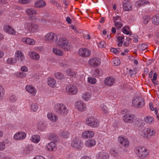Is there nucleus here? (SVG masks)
<instances>
[{
    "mask_svg": "<svg viewBox=\"0 0 159 159\" xmlns=\"http://www.w3.org/2000/svg\"><path fill=\"white\" fill-rule=\"evenodd\" d=\"M82 145L81 141L77 138L73 139L71 143V146L75 149H81L82 147Z\"/></svg>",
    "mask_w": 159,
    "mask_h": 159,
    "instance_id": "f8f14e48",
    "label": "nucleus"
},
{
    "mask_svg": "<svg viewBox=\"0 0 159 159\" xmlns=\"http://www.w3.org/2000/svg\"><path fill=\"white\" fill-rule=\"evenodd\" d=\"M16 100V98L15 95H12L10 97V100L12 102H14Z\"/></svg>",
    "mask_w": 159,
    "mask_h": 159,
    "instance_id": "bf43d9fd",
    "label": "nucleus"
},
{
    "mask_svg": "<svg viewBox=\"0 0 159 159\" xmlns=\"http://www.w3.org/2000/svg\"><path fill=\"white\" fill-rule=\"evenodd\" d=\"M30 18H31V20L34 22H36L38 21L37 16H34L33 17H30Z\"/></svg>",
    "mask_w": 159,
    "mask_h": 159,
    "instance_id": "69168bd1",
    "label": "nucleus"
},
{
    "mask_svg": "<svg viewBox=\"0 0 159 159\" xmlns=\"http://www.w3.org/2000/svg\"><path fill=\"white\" fill-rule=\"evenodd\" d=\"M14 75L15 77L20 79L24 78L27 75L25 73L22 72H17L15 73Z\"/></svg>",
    "mask_w": 159,
    "mask_h": 159,
    "instance_id": "f704fd0d",
    "label": "nucleus"
},
{
    "mask_svg": "<svg viewBox=\"0 0 159 159\" xmlns=\"http://www.w3.org/2000/svg\"><path fill=\"white\" fill-rule=\"evenodd\" d=\"M60 135L62 137L67 138L69 137V133L67 131H63L60 134Z\"/></svg>",
    "mask_w": 159,
    "mask_h": 159,
    "instance_id": "603ef678",
    "label": "nucleus"
},
{
    "mask_svg": "<svg viewBox=\"0 0 159 159\" xmlns=\"http://www.w3.org/2000/svg\"><path fill=\"white\" fill-rule=\"evenodd\" d=\"M6 62L7 64L10 65H13L15 63L16 61L13 58L9 57L7 58L6 61Z\"/></svg>",
    "mask_w": 159,
    "mask_h": 159,
    "instance_id": "a18cd8bd",
    "label": "nucleus"
},
{
    "mask_svg": "<svg viewBox=\"0 0 159 159\" xmlns=\"http://www.w3.org/2000/svg\"><path fill=\"white\" fill-rule=\"evenodd\" d=\"M43 125V123L42 121H40L38 122L37 124V126L39 129H41V127Z\"/></svg>",
    "mask_w": 159,
    "mask_h": 159,
    "instance_id": "e2e57ef3",
    "label": "nucleus"
},
{
    "mask_svg": "<svg viewBox=\"0 0 159 159\" xmlns=\"http://www.w3.org/2000/svg\"><path fill=\"white\" fill-rule=\"evenodd\" d=\"M22 41L29 45H33L35 43V41L29 38H23L21 39Z\"/></svg>",
    "mask_w": 159,
    "mask_h": 159,
    "instance_id": "bb28decb",
    "label": "nucleus"
},
{
    "mask_svg": "<svg viewBox=\"0 0 159 159\" xmlns=\"http://www.w3.org/2000/svg\"><path fill=\"white\" fill-rule=\"evenodd\" d=\"M97 159H109L110 156L106 152L101 151L98 152L96 155Z\"/></svg>",
    "mask_w": 159,
    "mask_h": 159,
    "instance_id": "f3484780",
    "label": "nucleus"
},
{
    "mask_svg": "<svg viewBox=\"0 0 159 159\" xmlns=\"http://www.w3.org/2000/svg\"><path fill=\"white\" fill-rule=\"evenodd\" d=\"M135 149L136 154L141 159H144L148 155V151L144 147L137 146Z\"/></svg>",
    "mask_w": 159,
    "mask_h": 159,
    "instance_id": "20e7f679",
    "label": "nucleus"
},
{
    "mask_svg": "<svg viewBox=\"0 0 159 159\" xmlns=\"http://www.w3.org/2000/svg\"><path fill=\"white\" fill-rule=\"evenodd\" d=\"M150 2L147 0H139L135 3V5L137 7L150 5Z\"/></svg>",
    "mask_w": 159,
    "mask_h": 159,
    "instance_id": "c756f323",
    "label": "nucleus"
},
{
    "mask_svg": "<svg viewBox=\"0 0 159 159\" xmlns=\"http://www.w3.org/2000/svg\"><path fill=\"white\" fill-rule=\"evenodd\" d=\"M115 83V79L112 77L106 78L104 80V84L106 86H111Z\"/></svg>",
    "mask_w": 159,
    "mask_h": 159,
    "instance_id": "aec40b11",
    "label": "nucleus"
},
{
    "mask_svg": "<svg viewBox=\"0 0 159 159\" xmlns=\"http://www.w3.org/2000/svg\"><path fill=\"white\" fill-rule=\"evenodd\" d=\"M157 75L156 73H154L153 74V78L152 80V81L154 84L155 83V81L157 79Z\"/></svg>",
    "mask_w": 159,
    "mask_h": 159,
    "instance_id": "0e129e2a",
    "label": "nucleus"
},
{
    "mask_svg": "<svg viewBox=\"0 0 159 159\" xmlns=\"http://www.w3.org/2000/svg\"><path fill=\"white\" fill-rule=\"evenodd\" d=\"M152 23L155 25H159V14H157L154 15L151 19Z\"/></svg>",
    "mask_w": 159,
    "mask_h": 159,
    "instance_id": "72a5a7b5",
    "label": "nucleus"
},
{
    "mask_svg": "<svg viewBox=\"0 0 159 159\" xmlns=\"http://www.w3.org/2000/svg\"><path fill=\"white\" fill-rule=\"evenodd\" d=\"M46 5L45 2L43 0L37 1L35 3V6L37 7H40Z\"/></svg>",
    "mask_w": 159,
    "mask_h": 159,
    "instance_id": "58836bf2",
    "label": "nucleus"
},
{
    "mask_svg": "<svg viewBox=\"0 0 159 159\" xmlns=\"http://www.w3.org/2000/svg\"><path fill=\"white\" fill-rule=\"evenodd\" d=\"M96 142L95 139H88L84 143L85 146L87 147L91 148L96 145Z\"/></svg>",
    "mask_w": 159,
    "mask_h": 159,
    "instance_id": "cd10ccee",
    "label": "nucleus"
},
{
    "mask_svg": "<svg viewBox=\"0 0 159 159\" xmlns=\"http://www.w3.org/2000/svg\"><path fill=\"white\" fill-rule=\"evenodd\" d=\"M26 91L33 95H35L36 93L35 88L31 85H27L25 88Z\"/></svg>",
    "mask_w": 159,
    "mask_h": 159,
    "instance_id": "5701e85b",
    "label": "nucleus"
},
{
    "mask_svg": "<svg viewBox=\"0 0 159 159\" xmlns=\"http://www.w3.org/2000/svg\"><path fill=\"white\" fill-rule=\"evenodd\" d=\"M22 72H26L28 71V69L27 67L25 66H23L21 67L20 68Z\"/></svg>",
    "mask_w": 159,
    "mask_h": 159,
    "instance_id": "680f3d73",
    "label": "nucleus"
},
{
    "mask_svg": "<svg viewBox=\"0 0 159 159\" xmlns=\"http://www.w3.org/2000/svg\"><path fill=\"white\" fill-rule=\"evenodd\" d=\"M28 55L30 58L35 60H38L40 59L38 53L34 51H30L28 52Z\"/></svg>",
    "mask_w": 159,
    "mask_h": 159,
    "instance_id": "412c9836",
    "label": "nucleus"
},
{
    "mask_svg": "<svg viewBox=\"0 0 159 159\" xmlns=\"http://www.w3.org/2000/svg\"><path fill=\"white\" fill-rule=\"evenodd\" d=\"M54 109L61 116H65L68 113V110L63 104L58 103L55 105Z\"/></svg>",
    "mask_w": 159,
    "mask_h": 159,
    "instance_id": "39448f33",
    "label": "nucleus"
},
{
    "mask_svg": "<svg viewBox=\"0 0 159 159\" xmlns=\"http://www.w3.org/2000/svg\"><path fill=\"white\" fill-rule=\"evenodd\" d=\"M26 134L22 131H19L13 135V139L16 140H20L25 139L26 136Z\"/></svg>",
    "mask_w": 159,
    "mask_h": 159,
    "instance_id": "ddd939ff",
    "label": "nucleus"
},
{
    "mask_svg": "<svg viewBox=\"0 0 159 159\" xmlns=\"http://www.w3.org/2000/svg\"><path fill=\"white\" fill-rule=\"evenodd\" d=\"M133 106L136 107H141L144 106L145 104L143 99L140 98H134L132 101Z\"/></svg>",
    "mask_w": 159,
    "mask_h": 159,
    "instance_id": "1a4fd4ad",
    "label": "nucleus"
},
{
    "mask_svg": "<svg viewBox=\"0 0 159 159\" xmlns=\"http://www.w3.org/2000/svg\"><path fill=\"white\" fill-rule=\"evenodd\" d=\"M5 93V90L2 86L0 85V100L3 98V96Z\"/></svg>",
    "mask_w": 159,
    "mask_h": 159,
    "instance_id": "49530a36",
    "label": "nucleus"
},
{
    "mask_svg": "<svg viewBox=\"0 0 159 159\" xmlns=\"http://www.w3.org/2000/svg\"><path fill=\"white\" fill-rule=\"evenodd\" d=\"M112 19L115 23V22H116V21L120 20L121 17L120 16L116 15V16H113L112 18Z\"/></svg>",
    "mask_w": 159,
    "mask_h": 159,
    "instance_id": "4d7b16f0",
    "label": "nucleus"
},
{
    "mask_svg": "<svg viewBox=\"0 0 159 159\" xmlns=\"http://www.w3.org/2000/svg\"><path fill=\"white\" fill-rule=\"evenodd\" d=\"M40 137L38 135H33L31 138V140L34 143H38L40 141Z\"/></svg>",
    "mask_w": 159,
    "mask_h": 159,
    "instance_id": "4c0bfd02",
    "label": "nucleus"
},
{
    "mask_svg": "<svg viewBox=\"0 0 159 159\" xmlns=\"http://www.w3.org/2000/svg\"><path fill=\"white\" fill-rule=\"evenodd\" d=\"M47 117L48 119L52 122H56L58 119V116L55 114L52 113H48Z\"/></svg>",
    "mask_w": 159,
    "mask_h": 159,
    "instance_id": "b1692460",
    "label": "nucleus"
},
{
    "mask_svg": "<svg viewBox=\"0 0 159 159\" xmlns=\"http://www.w3.org/2000/svg\"><path fill=\"white\" fill-rule=\"evenodd\" d=\"M75 106L76 109L81 112L85 111L87 109L86 104L82 101L76 102Z\"/></svg>",
    "mask_w": 159,
    "mask_h": 159,
    "instance_id": "9b49d317",
    "label": "nucleus"
},
{
    "mask_svg": "<svg viewBox=\"0 0 159 159\" xmlns=\"http://www.w3.org/2000/svg\"><path fill=\"white\" fill-rule=\"evenodd\" d=\"M123 8L124 11H131L132 10L131 3L126 0L123 2Z\"/></svg>",
    "mask_w": 159,
    "mask_h": 159,
    "instance_id": "4be33fe9",
    "label": "nucleus"
},
{
    "mask_svg": "<svg viewBox=\"0 0 159 159\" xmlns=\"http://www.w3.org/2000/svg\"><path fill=\"white\" fill-rule=\"evenodd\" d=\"M52 51L55 55L58 56H62L63 54L62 51L57 48H53Z\"/></svg>",
    "mask_w": 159,
    "mask_h": 159,
    "instance_id": "e433bc0d",
    "label": "nucleus"
},
{
    "mask_svg": "<svg viewBox=\"0 0 159 159\" xmlns=\"http://www.w3.org/2000/svg\"><path fill=\"white\" fill-rule=\"evenodd\" d=\"M89 63L91 66L96 67L100 65V59L98 58H91L89 59Z\"/></svg>",
    "mask_w": 159,
    "mask_h": 159,
    "instance_id": "a211bd4d",
    "label": "nucleus"
},
{
    "mask_svg": "<svg viewBox=\"0 0 159 159\" xmlns=\"http://www.w3.org/2000/svg\"><path fill=\"white\" fill-rule=\"evenodd\" d=\"M66 93L70 95L76 94L78 92L77 87L73 84H69L66 87Z\"/></svg>",
    "mask_w": 159,
    "mask_h": 159,
    "instance_id": "0eeeda50",
    "label": "nucleus"
},
{
    "mask_svg": "<svg viewBox=\"0 0 159 159\" xmlns=\"http://www.w3.org/2000/svg\"><path fill=\"white\" fill-rule=\"evenodd\" d=\"M38 108V105L35 104H32L30 107V110L32 111L36 112L37 111Z\"/></svg>",
    "mask_w": 159,
    "mask_h": 159,
    "instance_id": "ea45409f",
    "label": "nucleus"
},
{
    "mask_svg": "<svg viewBox=\"0 0 159 159\" xmlns=\"http://www.w3.org/2000/svg\"><path fill=\"white\" fill-rule=\"evenodd\" d=\"M66 73L68 76L71 77H74L75 75V73L70 69L66 70Z\"/></svg>",
    "mask_w": 159,
    "mask_h": 159,
    "instance_id": "c03bdc74",
    "label": "nucleus"
},
{
    "mask_svg": "<svg viewBox=\"0 0 159 159\" xmlns=\"http://www.w3.org/2000/svg\"><path fill=\"white\" fill-rule=\"evenodd\" d=\"M47 83L50 87L54 88L56 86V81L54 78L48 77L47 80Z\"/></svg>",
    "mask_w": 159,
    "mask_h": 159,
    "instance_id": "c85d7f7f",
    "label": "nucleus"
},
{
    "mask_svg": "<svg viewBox=\"0 0 159 159\" xmlns=\"http://www.w3.org/2000/svg\"><path fill=\"white\" fill-rule=\"evenodd\" d=\"M6 145L4 142H0V151H3L6 148Z\"/></svg>",
    "mask_w": 159,
    "mask_h": 159,
    "instance_id": "3c124183",
    "label": "nucleus"
},
{
    "mask_svg": "<svg viewBox=\"0 0 159 159\" xmlns=\"http://www.w3.org/2000/svg\"><path fill=\"white\" fill-rule=\"evenodd\" d=\"M25 11L30 18L32 17L34 15L37 14V12L33 8L27 9Z\"/></svg>",
    "mask_w": 159,
    "mask_h": 159,
    "instance_id": "7c9ffc66",
    "label": "nucleus"
},
{
    "mask_svg": "<svg viewBox=\"0 0 159 159\" xmlns=\"http://www.w3.org/2000/svg\"><path fill=\"white\" fill-rule=\"evenodd\" d=\"M24 27L25 29L28 32L34 33L38 31L39 26L37 24L28 22L25 24Z\"/></svg>",
    "mask_w": 159,
    "mask_h": 159,
    "instance_id": "423d86ee",
    "label": "nucleus"
},
{
    "mask_svg": "<svg viewBox=\"0 0 159 159\" xmlns=\"http://www.w3.org/2000/svg\"><path fill=\"white\" fill-rule=\"evenodd\" d=\"M98 45L99 48H104L106 46V44L104 41H102L99 43Z\"/></svg>",
    "mask_w": 159,
    "mask_h": 159,
    "instance_id": "13d9d810",
    "label": "nucleus"
},
{
    "mask_svg": "<svg viewBox=\"0 0 159 159\" xmlns=\"http://www.w3.org/2000/svg\"><path fill=\"white\" fill-rule=\"evenodd\" d=\"M91 93L89 92H85L82 95V99L85 101H89L91 99Z\"/></svg>",
    "mask_w": 159,
    "mask_h": 159,
    "instance_id": "a878e982",
    "label": "nucleus"
},
{
    "mask_svg": "<svg viewBox=\"0 0 159 159\" xmlns=\"http://www.w3.org/2000/svg\"><path fill=\"white\" fill-rule=\"evenodd\" d=\"M54 76L56 78L59 80L61 79L64 77L63 74L59 72H56L54 73Z\"/></svg>",
    "mask_w": 159,
    "mask_h": 159,
    "instance_id": "37998d69",
    "label": "nucleus"
},
{
    "mask_svg": "<svg viewBox=\"0 0 159 159\" xmlns=\"http://www.w3.org/2000/svg\"><path fill=\"white\" fill-rule=\"evenodd\" d=\"M85 122L87 125L92 128H97L100 125L99 122L97 118L92 116L86 117Z\"/></svg>",
    "mask_w": 159,
    "mask_h": 159,
    "instance_id": "7ed1b4c3",
    "label": "nucleus"
},
{
    "mask_svg": "<svg viewBox=\"0 0 159 159\" xmlns=\"http://www.w3.org/2000/svg\"><path fill=\"white\" fill-rule=\"evenodd\" d=\"M111 52L114 53H117L118 52V50L116 48H112L111 49Z\"/></svg>",
    "mask_w": 159,
    "mask_h": 159,
    "instance_id": "774afa93",
    "label": "nucleus"
},
{
    "mask_svg": "<svg viewBox=\"0 0 159 159\" xmlns=\"http://www.w3.org/2000/svg\"><path fill=\"white\" fill-rule=\"evenodd\" d=\"M15 57L16 60L22 62L25 59V57L23 52L20 50L16 51L15 54Z\"/></svg>",
    "mask_w": 159,
    "mask_h": 159,
    "instance_id": "4468645a",
    "label": "nucleus"
},
{
    "mask_svg": "<svg viewBox=\"0 0 159 159\" xmlns=\"http://www.w3.org/2000/svg\"><path fill=\"white\" fill-rule=\"evenodd\" d=\"M144 120L147 124H152L154 122V118L153 116H148L144 118Z\"/></svg>",
    "mask_w": 159,
    "mask_h": 159,
    "instance_id": "c9c22d12",
    "label": "nucleus"
},
{
    "mask_svg": "<svg viewBox=\"0 0 159 159\" xmlns=\"http://www.w3.org/2000/svg\"><path fill=\"white\" fill-rule=\"evenodd\" d=\"M109 153L111 156L115 157H117L119 155L117 150L114 148H111L109 151Z\"/></svg>",
    "mask_w": 159,
    "mask_h": 159,
    "instance_id": "2f4dec72",
    "label": "nucleus"
},
{
    "mask_svg": "<svg viewBox=\"0 0 159 159\" xmlns=\"http://www.w3.org/2000/svg\"><path fill=\"white\" fill-rule=\"evenodd\" d=\"M88 81L90 84H95L97 82V80L93 77H89L88 78Z\"/></svg>",
    "mask_w": 159,
    "mask_h": 159,
    "instance_id": "79ce46f5",
    "label": "nucleus"
},
{
    "mask_svg": "<svg viewBox=\"0 0 159 159\" xmlns=\"http://www.w3.org/2000/svg\"><path fill=\"white\" fill-rule=\"evenodd\" d=\"M118 143L124 148H128L130 145V143L128 139L124 137L123 136L120 135L117 138Z\"/></svg>",
    "mask_w": 159,
    "mask_h": 159,
    "instance_id": "6e6552de",
    "label": "nucleus"
},
{
    "mask_svg": "<svg viewBox=\"0 0 159 159\" xmlns=\"http://www.w3.org/2000/svg\"><path fill=\"white\" fill-rule=\"evenodd\" d=\"M30 0H18V2L21 4H26L29 2Z\"/></svg>",
    "mask_w": 159,
    "mask_h": 159,
    "instance_id": "6e6d98bb",
    "label": "nucleus"
},
{
    "mask_svg": "<svg viewBox=\"0 0 159 159\" xmlns=\"http://www.w3.org/2000/svg\"><path fill=\"white\" fill-rule=\"evenodd\" d=\"M100 108L102 113L105 115H108L109 111L107 107L103 104H102L100 106Z\"/></svg>",
    "mask_w": 159,
    "mask_h": 159,
    "instance_id": "473e14b6",
    "label": "nucleus"
},
{
    "mask_svg": "<svg viewBox=\"0 0 159 159\" xmlns=\"http://www.w3.org/2000/svg\"><path fill=\"white\" fill-rule=\"evenodd\" d=\"M148 46L145 44H141V48L142 50H145L148 48Z\"/></svg>",
    "mask_w": 159,
    "mask_h": 159,
    "instance_id": "338daca9",
    "label": "nucleus"
},
{
    "mask_svg": "<svg viewBox=\"0 0 159 159\" xmlns=\"http://www.w3.org/2000/svg\"><path fill=\"white\" fill-rule=\"evenodd\" d=\"M3 30L5 32L11 35H14L16 33V31L10 25H5Z\"/></svg>",
    "mask_w": 159,
    "mask_h": 159,
    "instance_id": "6ab92c4d",
    "label": "nucleus"
},
{
    "mask_svg": "<svg viewBox=\"0 0 159 159\" xmlns=\"http://www.w3.org/2000/svg\"><path fill=\"white\" fill-rule=\"evenodd\" d=\"M124 39V37L118 36L117 37L118 40V46H121L122 45L123 40Z\"/></svg>",
    "mask_w": 159,
    "mask_h": 159,
    "instance_id": "a19ab883",
    "label": "nucleus"
},
{
    "mask_svg": "<svg viewBox=\"0 0 159 159\" xmlns=\"http://www.w3.org/2000/svg\"><path fill=\"white\" fill-rule=\"evenodd\" d=\"M95 133L94 131L91 130H86L82 134V137L84 139L91 138L93 137Z\"/></svg>",
    "mask_w": 159,
    "mask_h": 159,
    "instance_id": "2eb2a0df",
    "label": "nucleus"
},
{
    "mask_svg": "<svg viewBox=\"0 0 159 159\" xmlns=\"http://www.w3.org/2000/svg\"><path fill=\"white\" fill-rule=\"evenodd\" d=\"M129 29L127 27H124L122 29V32L124 34L127 35H129L130 34V32L128 30Z\"/></svg>",
    "mask_w": 159,
    "mask_h": 159,
    "instance_id": "864d4df0",
    "label": "nucleus"
},
{
    "mask_svg": "<svg viewBox=\"0 0 159 159\" xmlns=\"http://www.w3.org/2000/svg\"><path fill=\"white\" fill-rule=\"evenodd\" d=\"M47 150L49 151H54L57 150L56 144L53 142H51L46 146Z\"/></svg>",
    "mask_w": 159,
    "mask_h": 159,
    "instance_id": "393cba45",
    "label": "nucleus"
},
{
    "mask_svg": "<svg viewBox=\"0 0 159 159\" xmlns=\"http://www.w3.org/2000/svg\"><path fill=\"white\" fill-rule=\"evenodd\" d=\"M32 159H46L45 158L42 156L36 155Z\"/></svg>",
    "mask_w": 159,
    "mask_h": 159,
    "instance_id": "052dcab7",
    "label": "nucleus"
},
{
    "mask_svg": "<svg viewBox=\"0 0 159 159\" xmlns=\"http://www.w3.org/2000/svg\"><path fill=\"white\" fill-rule=\"evenodd\" d=\"M149 106H150V108L151 110L152 111H154L155 113L156 114V115L157 116V115H158V111L157 109H156V108H154L153 107V104L152 103H149Z\"/></svg>",
    "mask_w": 159,
    "mask_h": 159,
    "instance_id": "8fccbe9b",
    "label": "nucleus"
},
{
    "mask_svg": "<svg viewBox=\"0 0 159 159\" xmlns=\"http://www.w3.org/2000/svg\"><path fill=\"white\" fill-rule=\"evenodd\" d=\"M143 23L145 24H148L150 19V17L148 16H143Z\"/></svg>",
    "mask_w": 159,
    "mask_h": 159,
    "instance_id": "09e8293b",
    "label": "nucleus"
},
{
    "mask_svg": "<svg viewBox=\"0 0 159 159\" xmlns=\"http://www.w3.org/2000/svg\"><path fill=\"white\" fill-rule=\"evenodd\" d=\"M137 118L134 115L127 114L122 117V120L125 123H131L134 121Z\"/></svg>",
    "mask_w": 159,
    "mask_h": 159,
    "instance_id": "9d476101",
    "label": "nucleus"
},
{
    "mask_svg": "<svg viewBox=\"0 0 159 159\" xmlns=\"http://www.w3.org/2000/svg\"><path fill=\"white\" fill-rule=\"evenodd\" d=\"M139 133L141 136L144 138L149 139L156 134V132L153 128H148L141 129Z\"/></svg>",
    "mask_w": 159,
    "mask_h": 159,
    "instance_id": "f03ea898",
    "label": "nucleus"
},
{
    "mask_svg": "<svg viewBox=\"0 0 159 159\" xmlns=\"http://www.w3.org/2000/svg\"><path fill=\"white\" fill-rule=\"evenodd\" d=\"M112 62L114 66H117L120 64V61L118 58H113L112 59Z\"/></svg>",
    "mask_w": 159,
    "mask_h": 159,
    "instance_id": "de8ad7c7",
    "label": "nucleus"
},
{
    "mask_svg": "<svg viewBox=\"0 0 159 159\" xmlns=\"http://www.w3.org/2000/svg\"><path fill=\"white\" fill-rule=\"evenodd\" d=\"M79 55L83 57H86L89 56L91 54L90 51L85 48H81L79 49L78 51Z\"/></svg>",
    "mask_w": 159,
    "mask_h": 159,
    "instance_id": "dca6fc26",
    "label": "nucleus"
},
{
    "mask_svg": "<svg viewBox=\"0 0 159 159\" xmlns=\"http://www.w3.org/2000/svg\"><path fill=\"white\" fill-rule=\"evenodd\" d=\"M115 25L117 29H120L122 27L123 25L120 21L115 22Z\"/></svg>",
    "mask_w": 159,
    "mask_h": 159,
    "instance_id": "5fc2aeb1",
    "label": "nucleus"
},
{
    "mask_svg": "<svg viewBox=\"0 0 159 159\" xmlns=\"http://www.w3.org/2000/svg\"><path fill=\"white\" fill-rule=\"evenodd\" d=\"M44 39L48 42L54 43L56 45L66 51H69L72 48V47L66 38L62 37L58 39L57 36L52 32L47 33L44 36Z\"/></svg>",
    "mask_w": 159,
    "mask_h": 159,
    "instance_id": "f257e3e1",
    "label": "nucleus"
}]
</instances>
